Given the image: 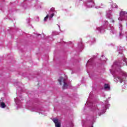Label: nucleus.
<instances>
[{"mask_svg":"<svg viewBox=\"0 0 127 127\" xmlns=\"http://www.w3.org/2000/svg\"><path fill=\"white\" fill-rule=\"evenodd\" d=\"M54 10H55V8L54 7H52L50 10V11H54Z\"/></svg>","mask_w":127,"mask_h":127,"instance_id":"nucleus-7","label":"nucleus"},{"mask_svg":"<svg viewBox=\"0 0 127 127\" xmlns=\"http://www.w3.org/2000/svg\"><path fill=\"white\" fill-rule=\"evenodd\" d=\"M125 65H126V63H124L123 66H125Z\"/></svg>","mask_w":127,"mask_h":127,"instance_id":"nucleus-9","label":"nucleus"},{"mask_svg":"<svg viewBox=\"0 0 127 127\" xmlns=\"http://www.w3.org/2000/svg\"><path fill=\"white\" fill-rule=\"evenodd\" d=\"M117 78L118 79V80H117V81L120 82V83H122L123 82V78H121V77L118 76Z\"/></svg>","mask_w":127,"mask_h":127,"instance_id":"nucleus-5","label":"nucleus"},{"mask_svg":"<svg viewBox=\"0 0 127 127\" xmlns=\"http://www.w3.org/2000/svg\"><path fill=\"white\" fill-rule=\"evenodd\" d=\"M104 89H110V86L108 84H105L104 85Z\"/></svg>","mask_w":127,"mask_h":127,"instance_id":"nucleus-4","label":"nucleus"},{"mask_svg":"<svg viewBox=\"0 0 127 127\" xmlns=\"http://www.w3.org/2000/svg\"><path fill=\"white\" fill-rule=\"evenodd\" d=\"M58 82L61 86H62L63 85V89L64 90V89H67L69 86L68 83L66 82V79L63 77H60L59 78Z\"/></svg>","mask_w":127,"mask_h":127,"instance_id":"nucleus-1","label":"nucleus"},{"mask_svg":"<svg viewBox=\"0 0 127 127\" xmlns=\"http://www.w3.org/2000/svg\"><path fill=\"white\" fill-rule=\"evenodd\" d=\"M55 14L54 13H52V14L50 15V17L51 18H52V17H53V16H54Z\"/></svg>","mask_w":127,"mask_h":127,"instance_id":"nucleus-8","label":"nucleus"},{"mask_svg":"<svg viewBox=\"0 0 127 127\" xmlns=\"http://www.w3.org/2000/svg\"><path fill=\"white\" fill-rule=\"evenodd\" d=\"M48 17H49V14H47L46 16L44 18V21H47V19H48Z\"/></svg>","mask_w":127,"mask_h":127,"instance_id":"nucleus-6","label":"nucleus"},{"mask_svg":"<svg viewBox=\"0 0 127 127\" xmlns=\"http://www.w3.org/2000/svg\"><path fill=\"white\" fill-rule=\"evenodd\" d=\"M53 122H54L56 127H61V123L58 121V119H53Z\"/></svg>","mask_w":127,"mask_h":127,"instance_id":"nucleus-2","label":"nucleus"},{"mask_svg":"<svg viewBox=\"0 0 127 127\" xmlns=\"http://www.w3.org/2000/svg\"><path fill=\"white\" fill-rule=\"evenodd\" d=\"M0 107L2 109H4V108L6 107V105H5V103H4V102H1L0 103Z\"/></svg>","mask_w":127,"mask_h":127,"instance_id":"nucleus-3","label":"nucleus"}]
</instances>
